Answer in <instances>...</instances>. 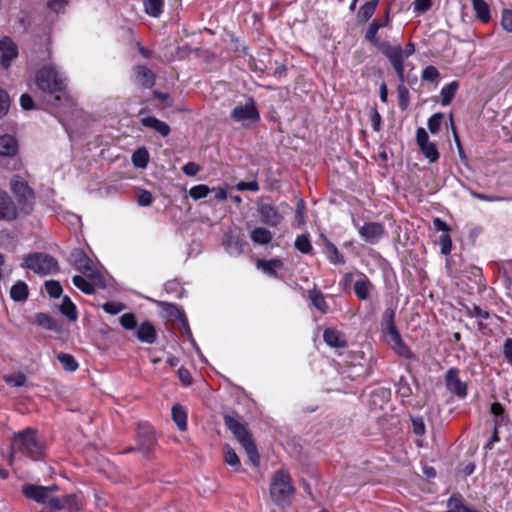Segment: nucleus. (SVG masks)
Wrapping results in <instances>:
<instances>
[{"instance_id":"nucleus-1","label":"nucleus","mask_w":512,"mask_h":512,"mask_svg":"<svg viewBox=\"0 0 512 512\" xmlns=\"http://www.w3.org/2000/svg\"><path fill=\"white\" fill-rule=\"evenodd\" d=\"M36 85L44 93L54 95L53 101L59 102L66 96L67 77L56 66L48 65L36 73Z\"/></svg>"},{"instance_id":"nucleus-2","label":"nucleus","mask_w":512,"mask_h":512,"mask_svg":"<svg viewBox=\"0 0 512 512\" xmlns=\"http://www.w3.org/2000/svg\"><path fill=\"white\" fill-rule=\"evenodd\" d=\"M42 450L41 443L37 440L36 431L27 428L22 432L15 433L11 444L9 463L12 464L18 452H21L32 459H36Z\"/></svg>"},{"instance_id":"nucleus-3","label":"nucleus","mask_w":512,"mask_h":512,"mask_svg":"<svg viewBox=\"0 0 512 512\" xmlns=\"http://www.w3.org/2000/svg\"><path fill=\"white\" fill-rule=\"evenodd\" d=\"M224 423L242 445L249 460L253 465L257 466L259 464V454L245 424L240 422L238 418L231 415L224 416Z\"/></svg>"},{"instance_id":"nucleus-4","label":"nucleus","mask_w":512,"mask_h":512,"mask_svg":"<svg viewBox=\"0 0 512 512\" xmlns=\"http://www.w3.org/2000/svg\"><path fill=\"white\" fill-rule=\"evenodd\" d=\"M291 477L285 470L275 472L270 483V496L277 505H284L294 494Z\"/></svg>"},{"instance_id":"nucleus-5","label":"nucleus","mask_w":512,"mask_h":512,"mask_svg":"<svg viewBox=\"0 0 512 512\" xmlns=\"http://www.w3.org/2000/svg\"><path fill=\"white\" fill-rule=\"evenodd\" d=\"M73 263L77 270L82 272L85 277L93 281L97 287L105 288V279L96 269L93 261L82 250H74L71 254Z\"/></svg>"},{"instance_id":"nucleus-6","label":"nucleus","mask_w":512,"mask_h":512,"mask_svg":"<svg viewBox=\"0 0 512 512\" xmlns=\"http://www.w3.org/2000/svg\"><path fill=\"white\" fill-rule=\"evenodd\" d=\"M24 266L40 275H49L59 270L58 262L45 253H32L25 257Z\"/></svg>"},{"instance_id":"nucleus-7","label":"nucleus","mask_w":512,"mask_h":512,"mask_svg":"<svg viewBox=\"0 0 512 512\" xmlns=\"http://www.w3.org/2000/svg\"><path fill=\"white\" fill-rule=\"evenodd\" d=\"M230 117L233 121L240 123L242 127H249L260 120V113L253 98H249L244 104L236 105Z\"/></svg>"},{"instance_id":"nucleus-8","label":"nucleus","mask_w":512,"mask_h":512,"mask_svg":"<svg viewBox=\"0 0 512 512\" xmlns=\"http://www.w3.org/2000/svg\"><path fill=\"white\" fill-rule=\"evenodd\" d=\"M380 50L390 61L400 82H404V57L402 47L400 45L393 46L388 42H383L380 45Z\"/></svg>"},{"instance_id":"nucleus-9","label":"nucleus","mask_w":512,"mask_h":512,"mask_svg":"<svg viewBox=\"0 0 512 512\" xmlns=\"http://www.w3.org/2000/svg\"><path fill=\"white\" fill-rule=\"evenodd\" d=\"M10 188L12 193L18 198L20 204L25 207H30L34 202V192L28 186L27 182L19 176H13L10 181Z\"/></svg>"},{"instance_id":"nucleus-10","label":"nucleus","mask_w":512,"mask_h":512,"mask_svg":"<svg viewBox=\"0 0 512 512\" xmlns=\"http://www.w3.org/2000/svg\"><path fill=\"white\" fill-rule=\"evenodd\" d=\"M386 341L390 348L399 357L409 360H416V355L410 349V347L403 342L402 337L398 330L384 334Z\"/></svg>"},{"instance_id":"nucleus-11","label":"nucleus","mask_w":512,"mask_h":512,"mask_svg":"<svg viewBox=\"0 0 512 512\" xmlns=\"http://www.w3.org/2000/svg\"><path fill=\"white\" fill-rule=\"evenodd\" d=\"M416 141L421 152L430 163L436 162L439 159L440 155L437 146L429 140V136L424 128L419 127L417 129Z\"/></svg>"},{"instance_id":"nucleus-12","label":"nucleus","mask_w":512,"mask_h":512,"mask_svg":"<svg viewBox=\"0 0 512 512\" xmlns=\"http://www.w3.org/2000/svg\"><path fill=\"white\" fill-rule=\"evenodd\" d=\"M258 212L261 222L270 227H277L283 222V216L271 203H259Z\"/></svg>"},{"instance_id":"nucleus-13","label":"nucleus","mask_w":512,"mask_h":512,"mask_svg":"<svg viewBox=\"0 0 512 512\" xmlns=\"http://www.w3.org/2000/svg\"><path fill=\"white\" fill-rule=\"evenodd\" d=\"M18 56V46L8 36L0 39V63L5 69L9 68L12 61Z\"/></svg>"},{"instance_id":"nucleus-14","label":"nucleus","mask_w":512,"mask_h":512,"mask_svg":"<svg viewBox=\"0 0 512 512\" xmlns=\"http://www.w3.org/2000/svg\"><path fill=\"white\" fill-rule=\"evenodd\" d=\"M445 384L447 389L459 396L465 397L467 395V386L459 378V370L457 368H450L445 375Z\"/></svg>"},{"instance_id":"nucleus-15","label":"nucleus","mask_w":512,"mask_h":512,"mask_svg":"<svg viewBox=\"0 0 512 512\" xmlns=\"http://www.w3.org/2000/svg\"><path fill=\"white\" fill-rule=\"evenodd\" d=\"M385 233L383 224L378 222H368L359 228L360 236L368 243H377Z\"/></svg>"},{"instance_id":"nucleus-16","label":"nucleus","mask_w":512,"mask_h":512,"mask_svg":"<svg viewBox=\"0 0 512 512\" xmlns=\"http://www.w3.org/2000/svg\"><path fill=\"white\" fill-rule=\"evenodd\" d=\"M134 82L143 88H152L156 81L154 72L145 65H136L133 67Z\"/></svg>"},{"instance_id":"nucleus-17","label":"nucleus","mask_w":512,"mask_h":512,"mask_svg":"<svg viewBox=\"0 0 512 512\" xmlns=\"http://www.w3.org/2000/svg\"><path fill=\"white\" fill-rule=\"evenodd\" d=\"M17 217V208L7 192L0 189V220L12 221Z\"/></svg>"},{"instance_id":"nucleus-18","label":"nucleus","mask_w":512,"mask_h":512,"mask_svg":"<svg viewBox=\"0 0 512 512\" xmlns=\"http://www.w3.org/2000/svg\"><path fill=\"white\" fill-rule=\"evenodd\" d=\"M137 441L139 450L149 451L155 441L153 428L148 424H140L137 428Z\"/></svg>"},{"instance_id":"nucleus-19","label":"nucleus","mask_w":512,"mask_h":512,"mask_svg":"<svg viewBox=\"0 0 512 512\" xmlns=\"http://www.w3.org/2000/svg\"><path fill=\"white\" fill-rule=\"evenodd\" d=\"M22 493L25 497L40 504H45L49 497L47 489L41 485L25 484L22 486Z\"/></svg>"},{"instance_id":"nucleus-20","label":"nucleus","mask_w":512,"mask_h":512,"mask_svg":"<svg viewBox=\"0 0 512 512\" xmlns=\"http://www.w3.org/2000/svg\"><path fill=\"white\" fill-rule=\"evenodd\" d=\"M136 336L141 342L153 344L156 341L157 333L155 327L150 322L146 321L139 325Z\"/></svg>"},{"instance_id":"nucleus-21","label":"nucleus","mask_w":512,"mask_h":512,"mask_svg":"<svg viewBox=\"0 0 512 512\" xmlns=\"http://www.w3.org/2000/svg\"><path fill=\"white\" fill-rule=\"evenodd\" d=\"M323 339L327 345L333 348H344L347 345V342L342 333L336 329H325L323 333Z\"/></svg>"},{"instance_id":"nucleus-22","label":"nucleus","mask_w":512,"mask_h":512,"mask_svg":"<svg viewBox=\"0 0 512 512\" xmlns=\"http://www.w3.org/2000/svg\"><path fill=\"white\" fill-rule=\"evenodd\" d=\"M223 245L226 251L232 256H238L243 252V243L237 236L231 233L224 235Z\"/></svg>"},{"instance_id":"nucleus-23","label":"nucleus","mask_w":512,"mask_h":512,"mask_svg":"<svg viewBox=\"0 0 512 512\" xmlns=\"http://www.w3.org/2000/svg\"><path fill=\"white\" fill-rule=\"evenodd\" d=\"M142 125L148 128H151L158 132L162 137H166L170 133V127L169 125L159 120L158 118L154 116L145 117L141 120Z\"/></svg>"},{"instance_id":"nucleus-24","label":"nucleus","mask_w":512,"mask_h":512,"mask_svg":"<svg viewBox=\"0 0 512 512\" xmlns=\"http://www.w3.org/2000/svg\"><path fill=\"white\" fill-rule=\"evenodd\" d=\"M18 149L15 138L11 135L0 136V156L12 157Z\"/></svg>"},{"instance_id":"nucleus-25","label":"nucleus","mask_w":512,"mask_h":512,"mask_svg":"<svg viewBox=\"0 0 512 512\" xmlns=\"http://www.w3.org/2000/svg\"><path fill=\"white\" fill-rule=\"evenodd\" d=\"M284 266L283 262L280 259H271V260H258L257 268L261 269L265 274L275 277H278L277 271L282 269Z\"/></svg>"},{"instance_id":"nucleus-26","label":"nucleus","mask_w":512,"mask_h":512,"mask_svg":"<svg viewBox=\"0 0 512 512\" xmlns=\"http://www.w3.org/2000/svg\"><path fill=\"white\" fill-rule=\"evenodd\" d=\"M273 234L264 227H256L250 232V239L254 244L266 245L271 242Z\"/></svg>"},{"instance_id":"nucleus-27","label":"nucleus","mask_w":512,"mask_h":512,"mask_svg":"<svg viewBox=\"0 0 512 512\" xmlns=\"http://www.w3.org/2000/svg\"><path fill=\"white\" fill-rule=\"evenodd\" d=\"M371 287H372V284H371L370 280L366 276H363L362 278L357 279L355 281L353 288H354L355 295L360 300H367L370 296Z\"/></svg>"},{"instance_id":"nucleus-28","label":"nucleus","mask_w":512,"mask_h":512,"mask_svg":"<svg viewBox=\"0 0 512 512\" xmlns=\"http://www.w3.org/2000/svg\"><path fill=\"white\" fill-rule=\"evenodd\" d=\"M473 10L477 19L483 23H487L490 20V8L485 0H471Z\"/></svg>"},{"instance_id":"nucleus-29","label":"nucleus","mask_w":512,"mask_h":512,"mask_svg":"<svg viewBox=\"0 0 512 512\" xmlns=\"http://www.w3.org/2000/svg\"><path fill=\"white\" fill-rule=\"evenodd\" d=\"M172 419L180 431H185L187 429V412L180 404L173 405Z\"/></svg>"},{"instance_id":"nucleus-30","label":"nucleus","mask_w":512,"mask_h":512,"mask_svg":"<svg viewBox=\"0 0 512 512\" xmlns=\"http://www.w3.org/2000/svg\"><path fill=\"white\" fill-rule=\"evenodd\" d=\"M28 294V286L23 281H17L10 289V297L16 302L25 301Z\"/></svg>"},{"instance_id":"nucleus-31","label":"nucleus","mask_w":512,"mask_h":512,"mask_svg":"<svg viewBox=\"0 0 512 512\" xmlns=\"http://www.w3.org/2000/svg\"><path fill=\"white\" fill-rule=\"evenodd\" d=\"M309 299L313 306L322 313H327L329 306L321 291L316 289L309 291Z\"/></svg>"},{"instance_id":"nucleus-32","label":"nucleus","mask_w":512,"mask_h":512,"mask_svg":"<svg viewBox=\"0 0 512 512\" xmlns=\"http://www.w3.org/2000/svg\"><path fill=\"white\" fill-rule=\"evenodd\" d=\"M394 319L395 310L392 308H387L383 313L381 322L383 334L397 330Z\"/></svg>"},{"instance_id":"nucleus-33","label":"nucleus","mask_w":512,"mask_h":512,"mask_svg":"<svg viewBox=\"0 0 512 512\" xmlns=\"http://www.w3.org/2000/svg\"><path fill=\"white\" fill-rule=\"evenodd\" d=\"M145 12L154 18H158L164 7V0H143Z\"/></svg>"},{"instance_id":"nucleus-34","label":"nucleus","mask_w":512,"mask_h":512,"mask_svg":"<svg viewBox=\"0 0 512 512\" xmlns=\"http://www.w3.org/2000/svg\"><path fill=\"white\" fill-rule=\"evenodd\" d=\"M388 24V16L383 19H376L374 20L368 27L366 31L365 38L371 43L376 42V36L378 33V30L382 27H385Z\"/></svg>"},{"instance_id":"nucleus-35","label":"nucleus","mask_w":512,"mask_h":512,"mask_svg":"<svg viewBox=\"0 0 512 512\" xmlns=\"http://www.w3.org/2000/svg\"><path fill=\"white\" fill-rule=\"evenodd\" d=\"M457 88H458V84L455 81L450 82L442 87L440 95H441V104L443 106H446L451 103L452 99L454 98V96L456 94Z\"/></svg>"},{"instance_id":"nucleus-36","label":"nucleus","mask_w":512,"mask_h":512,"mask_svg":"<svg viewBox=\"0 0 512 512\" xmlns=\"http://www.w3.org/2000/svg\"><path fill=\"white\" fill-rule=\"evenodd\" d=\"M72 280L73 284L85 294H93L97 286L93 281L80 275H75Z\"/></svg>"},{"instance_id":"nucleus-37","label":"nucleus","mask_w":512,"mask_h":512,"mask_svg":"<svg viewBox=\"0 0 512 512\" xmlns=\"http://www.w3.org/2000/svg\"><path fill=\"white\" fill-rule=\"evenodd\" d=\"M60 311L69 320L75 321L77 319V309L75 304L71 301L68 296H64L60 306Z\"/></svg>"},{"instance_id":"nucleus-38","label":"nucleus","mask_w":512,"mask_h":512,"mask_svg":"<svg viewBox=\"0 0 512 512\" xmlns=\"http://www.w3.org/2000/svg\"><path fill=\"white\" fill-rule=\"evenodd\" d=\"M326 253H327L328 260L331 263L338 264V265L345 263L343 254L340 253L339 250L337 249V247L329 241H327V243H326Z\"/></svg>"},{"instance_id":"nucleus-39","label":"nucleus","mask_w":512,"mask_h":512,"mask_svg":"<svg viewBox=\"0 0 512 512\" xmlns=\"http://www.w3.org/2000/svg\"><path fill=\"white\" fill-rule=\"evenodd\" d=\"M294 245L295 248L303 254H309L313 250L308 234L299 235L296 238Z\"/></svg>"},{"instance_id":"nucleus-40","label":"nucleus","mask_w":512,"mask_h":512,"mask_svg":"<svg viewBox=\"0 0 512 512\" xmlns=\"http://www.w3.org/2000/svg\"><path fill=\"white\" fill-rule=\"evenodd\" d=\"M57 359L62 364L63 368L67 371L73 372L77 370L78 363L75 360L74 356L68 353H59L57 355Z\"/></svg>"},{"instance_id":"nucleus-41","label":"nucleus","mask_w":512,"mask_h":512,"mask_svg":"<svg viewBox=\"0 0 512 512\" xmlns=\"http://www.w3.org/2000/svg\"><path fill=\"white\" fill-rule=\"evenodd\" d=\"M149 161V154L146 149H138L132 155V162L138 168H145Z\"/></svg>"},{"instance_id":"nucleus-42","label":"nucleus","mask_w":512,"mask_h":512,"mask_svg":"<svg viewBox=\"0 0 512 512\" xmlns=\"http://www.w3.org/2000/svg\"><path fill=\"white\" fill-rule=\"evenodd\" d=\"M35 323L47 330H55V321L46 313H38L35 315Z\"/></svg>"},{"instance_id":"nucleus-43","label":"nucleus","mask_w":512,"mask_h":512,"mask_svg":"<svg viewBox=\"0 0 512 512\" xmlns=\"http://www.w3.org/2000/svg\"><path fill=\"white\" fill-rule=\"evenodd\" d=\"M399 107L401 110H406L409 105V89L400 82L397 88Z\"/></svg>"},{"instance_id":"nucleus-44","label":"nucleus","mask_w":512,"mask_h":512,"mask_svg":"<svg viewBox=\"0 0 512 512\" xmlns=\"http://www.w3.org/2000/svg\"><path fill=\"white\" fill-rule=\"evenodd\" d=\"M447 512H477L463 505L461 501L456 497H451L448 501V511Z\"/></svg>"},{"instance_id":"nucleus-45","label":"nucleus","mask_w":512,"mask_h":512,"mask_svg":"<svg viewBox=\"0 0 512 512\" xmlns=\"http://www.w3.org/2000/svg\"><path fill=\"white\" fill-rule=\"evenodd\" d=\"M376 8V2H367L359 9L358 17L363 21H367L372 17Z\"/></svg>"},{"instance_id":"nucleus-46","label":"nucleus","mask_w":512,"mask_h":512,"mask_svg":"<svg viewBox=\"0 0 512 512\" xmlns=\"http://www.w3.org/2000/svg\"><path fill=\"white\" fill-rule=\"evenodd\" d=\"M61 501L63 503V509H67L69 511H76L80 509V505L75 494H68L61 497Z\"/></svg>"},{"instance_id":"nucleus-47","label":"nucleus","mask_w":512,"mask_h":512,"mask_svg":"<svg viewBox=\"0 0 512 512\" xmlns=\"http://www.w3.org/2000/svg\"><path fill=\"white\" fill-rule=\"evenodd\" d=\"M443 114L442 113H435L428 119V129L432 134H436L439 132L442 120H443Z\"/></svg>"},{"instance_id":"nucleus-48","label":"nucleus","mask_w":512,"mask_h":512,"mask_svg":"<svg viewBox=\"0 0 512 512\" xmlns=\"http://www.w3.org/2000/svg\"><path fill=\"white\" fill-rule=\"evenodd\" d=\"M45 289L49 296L52 298H58L62 293V286L58 281L55 280L46 281Z\"/></svg>"},{"instance_id":"nucleus-49","label":"nucleus","mask_w":512,"mask_h":512,"mask_svg":"<svg viewBox=\"0 0 512 512\" xmlns=\"http://www.w3.org/2000/svg\"><path fill=\"white\" fill-rule=\"evenodd\" d=\"M209 192H210V189L207 185L200 184V185L193 186L189 190V195L193 199L198 200V199L205 198L209 194Z\"/></svg>"},{"instance_id":"nucleus-50","label":"nucleus","mask_w":512,"mask_h":512,"mask_svg":"<svg viewBox=\"0 0 512 512\" xmlns=\"http://www.w3.org/2000/svg\"><path fill=\"white\" fill-rule=\"evenodd\" d=\"M397 394L401 398H408L412 395V389L408 383V381L401 377L397 383Z\"/></svg>"},{"instance_id":"nucleus-51","label":"nucleus","mask_w":512,"mask_h":512,"mask_svg":"<svg viewBox=\"0 0 512 512\" xmlns=\"http://www.w3.org/2000/svg\"><path fill=\"white\" fill-rule=\"evenodd\" d=\"M466 309L468 316L477 318L480 321L489 317L488 311L483 310L479 306L473 305L472 307H467Z\"/></svg>"},{"instance_id":"nucleus-52","label":"nucleus","mask_w":512,"mask_h":512,"mask_svg":"<svg viewBox=\"0 0 512 512\" xmlns=\"http://www.w3.org/2000/svg\"><path fill=\"white\" fill-rule=\"evenodd\" d=\"M421 77L425 81L434 82L439 78V71L436 67L430 65L423 69Z\"/></svg>"},{"instance_id":"nucleus-53","label":"nucleus","mask_w":512,"mask_h":512,"mask_svg":"<svg viewBox=\"0 0 512 512\" xmlns=\"http://www.w3.org/2000/svg\"><path fill=\"white\" fill-rule=\"evenodd\" d=\"M103 310L111 315H116L124 310L125 306L122 303L109 301L103 304Z\"/></svg>"},{"instance_id":"nucleus-54","label":"nucleus","mask_w":512,"mask_h":512,"mask_svg":"<svg viewBox=\"0 0 512 512\" xmlns=\"http://www.w3.org/2000/svg\"><path fill=\"white\" fill-rule=\"evenodd\" d=\"M120 323L123 328L132 330L136 327V318L133 313H125L120 317Z\"/></svg>"},{"instance_id":"nucleus-55","label":"nucleus","mask_w":512,"mask_h":512,"mask_svg":"<svg viewBox=\"0 0 512 512\" xmlns=\"http://www.w3.org/2000/svg\"><path fill=\"white\" fill-rule=\"evenodd\" d=\"M439 244H440V248H441V253L443 255L450 254V252L452 250V240H451V237L447 233H445L439 237Z\"/></svg>"},{"instance_id":"nucleus-56","label":"nucleus","mask_w":512,"mask_h":512,"mask_svg":"<svg viewBox=\"0 0 512 512\" xmlns=\"http://www.w3.org/2000/svg\"><path fill=\"white\" fill-rule=\"evenodd\" d=\"M224 460L228 465L233 466V467L238 466L240 463L236 452L229 447L225 448Z\"/></svg>"},{"instance_id":"nucleus-57","label":"nucleus","mask_w":512,"mask_h":512,"mask_svg":"<svg viewBox=\"0 0 512 512\" xmlns=\"http://www.w3.org/2000/svg\"><path fill=\"white\" fill-rule=\"evenodd\" d=\"M9 106V96L6 91L0 88V118L7 114Z\"/></svg>"},{"instance_id":"nucleus-58","label":"nucleus","mask_w":512,"mask_h":512,"mask_svg":"<svg viewBox=\"0 0 512 512\" xmlns=\"http://www.w3.org/2000/svg\"><path fill=\"white\" fill-rule=\"evenodd\" d=\"M501 26L505 31L512 33V10H503Z\"/></svg>"},{"instance_id":"nucleus-59","label":"nucleus","mask_w":512,"mask_h":512,"mask_svg":"<svg viewBox=\"0 0 512 512\" xmlns=\"http://www.w3.org/2000/svg\"><path fill=\"white\" fill-rule=\"evenodd\" d=\"M412 427L414 434L418 436H422L425 433V424L423 418L420 416L412 418Z\"/></svg>"},{"instance_id":"nucleus-60","label":"nucleus","mask_w":512,"mask_h":512,"mask_svg":"<svg viewBox=\"0 0 512 512\" xmlns=\"http://www.w3.org/2000/svg\"><path fill=\"white\" fill-rule=\"evenodd\" d=\"M153 201L152 194L147 190H141L137 196V202L140 206H149Z\"/></svg>"},{"instance_id":"nucleus-61","label":"nucleus","mask_w":512,"mask_h":512,"mask_svg":"<svg viewBox=\"0 0 512 512\" xmlns=\"http://www.w3.org/2000/svg\"><path fill=\"white\" fill-rule=\"evenodd\" d=\"M236 189L238 191H245V190H249V191H252V192H257L259 191V184L257 181H250V182H239L236 184Z\"/></svg>"},{"instance_id":"nucleus-62","label":"nucleus","mask_w":512,"mask_h":512,"mask_svg":"<svg viewBox=\"0 0 512 512\" xmlns=\"http://www.w3.org/2000/svg\"><path fill=\"white\" fill-rule=\"evenodd\" d=\"M26 377L23 374L11 375L6 378V382L14 387H20L25 384Z\"/></svg>"},{"instance_id":"nucleus-63","label":"nucleus","mask_w":512,"mask_h":512,"mask_svg":"<svg viewBox=\"0 0 512 512\" xmlns=\"http://www.w3.org/2000/svg\"><path fill=\"white\" fill-rule=\"evenodd\" d=\"M67 5L66 0H50L47 3V6L50 10L55 12H60L65 9Z\"/></svg>"},{"instance_id":"nucleus-64","label":"nucleus","mask_w":512,"mask_h":512,"mask_svg":"<svg viewBox=\"0 0 512 512\" xmlns=\"http://www.w3.org/2000/svg\"><path fill=\"white\" fill-rule=\"evenodd\" d=\"M504 356L507 362L512 365V338L507 339L504 344Z\"/></svg>"}]
</instances>
